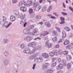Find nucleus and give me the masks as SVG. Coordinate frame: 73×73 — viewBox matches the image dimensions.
Here are the masks:
<instances>
[{
	"label": "nucleus",
	"instance_id": "4468645a",
	"mask_svg": "<svg viewBox=\"0 0 73 73\" xmlns=\"http://www.w3.org/2000/svg\"><path fill=\"white\" fill-rule=\"evenodd\" d=\"M13 13H15V15H17V16H18L19 17V16H20V15H21V14H19V11L17 10H16V11L14 10L13 11Z\"/></svg>",
	"mask_w": 73,
	"mask_h": 73
},
{
	"label": "nucleus",
	"instance_id": "a211bd4d",
	"mask_svg": "<svg viewBox=\"0 0 73 73\" xmlns=\"http://www.w3.org/2000/svg\"><path fill=\"white\" fill-rule=\"evenodd\" d=\"M3 64L5 65H7L9 64V62L7 59H5L3 61Z\"/></svg>",
	"mask_w": 73,
	"mask_h": 73
},
{
	"label": "nucleus",
	"instance_id": "e433bc0d",
	"mask_svg": "<svg viewBox=\"0 0 73 73\" xmlns=\"http://www.w3.org/2000/svg\"><path fill=\"white\" fill-rule=\"evenodd\" d=\"M20 46L21 49H23L25 48V44H22Z\"/></svg>",
	"mask_w": 73,
	"mask_h": 73
},
{
	"label": "nucleus",
	"instance_id": "2eb2a0df",
	"mask_svg": "<svg viewBox=\"0 0 73 73\" xmlns=\"http://www.w3.org/2000/svg\"><path fill=\"white\" fill-rule=\"evenodd\" d=\"M60 20L61 22L59 23L60 24H63L65 23V18H63V17H61Z\"/></svg>",
	"mask_w": 73,
	"mask_h": 73
},
{
	"label": "nucleus",
	"instance_id": "2f4dec72",
	"mask_svg": "<svg viewBox=\"0 0 73 73\" xmlns=\"http://www.w3.org/2000/svg\"><path fill=\"white\" fill-rule=\"evenodd\" d=\"M64 29L66 30L67 32H69L70 31V29L68 27H65L64 28Z\"/></svg>",
	"mask_w": 73,
	"mask_h": 73
},
{
	"label": "nucleus",
	"instance_id": "a18cd8bd",
	"mask_svg": "<svg viewBox=\"0 0 73 73\" xmlns=\"http://www.w3.org/2000/svg\"><path fill=\"white\" fill-rule=\"evenodd\" d=\"M41 38L39 37H37L36 38H34V40H41Z\"/></svg>",
	"mask_w": 73,
	"mask_h": 73
},
{
	"label": "nucleus",
	"instance_id": "f257e3e1",
	"mask_svg": "<svg viewBox=\"0 0 73 73\" xmlns=\"http://www.w3.org/2000/svg\"><path fill=\"white\" fill-rule=\"evenodd\" d=\"M25 15H23V14H21L19 16V18H20L22 20L21 21L20 24L23 25L26 21V18H25Z\"/></svg>",
	"mask_w": 73,
	"mask_h": 73
},
{
	"label": "nucleus",
	"instance_id": "39448f33",
	"mask_svg": "<svg viewBox=\"0 0 73 73\" xmlns=\"http://www.w3.org/2000/svg\"><path fill=\"white\" fill-rule=\"evenodd\" d=\"M36 45V42H33L29 44L28 45V46H29V47L35 48Z\"/></svg>",
	"mask_w": 73,
	"mask_h": 73
},
{
	"label": "nucleus",
	"instance_id": "f8f14e48",
	"mask_svg": "<svg viewBox=\"0 0 73 73\" xmlns=\"http://www.w3.org/2000/svg\"><path fill=\"white\" fill-rule=\"evenodd\" d=\"M42 56L45 58H48L49 57V54H48L46 53H44L42 54Z\"/></svg>",
	"mask_w": 73,
	"mask_h": 73
},
{
	"label": "nucleus",
	"instance_id": "338daca9",
	"mask_svg": "<svg viewBox=\"0 0 73 73\" xmlns=\"http://www.w3.org/2000/svg\"><path fill=\"white\" fill-rule=\"evenodd\" d=\"M27 24V23L26 22L25 23H24L23 25L24 27H25L26 24Z\"/></svg>",
	"mask_w": 73,
	"mask_h": 73
},
{
	"label": "nucleus",
	"instance_id": "aec40b11",
	"mask_svg": "<svg viewBox=\"0 0 73 73\" xmlns=\"http://www.w3.org/2000/svg\"><path fill=\"white\" fill-rule=\"evenodd\" d=\"M15 20H16V18L15 17L13 16H11L10 17V20L12 22H13V21H15Z\"/></svg>",
	"mask_w": 73,
	"mask_h": 73
},
{
	"label": "nucleus",
	"instance_id": "0eeeda50",
	"mask_svg": "<svg viewBox=\"0 0 73 73\" xmlns=\"http://www.w3.org/2000/svg\"><path fill=\"white\" fill-rule=\"evenodd\" d=\"M32 34L33 35H36V36H38L39 35V32L38 31L37 29H35L34 31L32 33Z\"/></svg>",
	"mask_w": 73,
	"mask_h": 73
},
{
	"label": "nucleus",
	"instance_id": "6ab92c4d",
	"mask_svg": "<svg viewBox=\"0 0 73 73\" xmlns=\"http://www.w3.org/2000/svg\"><path fill=\"white\" fill-rule=\"evenodd\" d=\"M44 24L45 25V26H46L47 27H50L51 25L50 24V23H49L48 22H46Z\"/></svg>",
	"mask_w": 73,
	"mask_h": 73
},
{
	"label": "nucleus",
	"instance_id": "f03ea898",
	"mask_svg": "<svg viewBox=\"0 0 73 73\" xmlns=\"http://www.w3.org/2000/svg\"><path fill=\"white\" fill-rule=\"evenodd\" d=\"M36 0H31V1H28L26 2L27 4L25 3V7H31L33 5V4L35 3Z\"/></svg>",
	"mask_w": 73,
	"mask_h": 73
},
{
	"label": "nucleus",
	"instance_id": "473e14b6",
	"mask_svg": "<svg viewBox=\"0 0 73 73\" xmlns=\"http://www.w3.org/2000/svg\"><path fill=\"white\" fill-rule=\"evenodd\" d=\"M4 54L5 56L7 57L9 55V52L8 51H5L4 52Z\"/></svg>",
	"mask_w": 73,
	"mask_h": 73
},
{
	"label": "nucleus",
	"instance_id": "58836bf2",
	"mask_svg": "<svg viewBox=\"0 0 73 73\" xmlns=\"http://www.w3.org/2000/svg\"><path fill=\"white\" fill-rule=\"evenodd\" d=\"M48 34V32L47 31H44V33L42 35L43 36H46V35H47Z\"/></svg>",
	"mask_w": 73,
	"mask_h": 73
},
{
	"label": "nucleus",
	"instance_id": "c9c22d12",
	"mask_svg": "<svg viewBox=\"0 0 73 73\" xmlns=\"http://www.w3.org/2000/svg\"><path fill=\"white\" fill-rule=\"evenodd\" d=\"M54 55H55V56H58V54H59V52L57 50H56V52H54Z\"/></svg>",
	"mask_w": 73,
	"mask_h": 73
},
{
	"label": "nucleus",
	"instance_id": "603ef678",
	"mask_svg": "<svg viewBox=\"0 0 73 73\" xmlns=\"http://www.w3.org/2000/svg\"><path fill=\"white\" fill-rule=\"evenodd\" d=\"M25 29H26L27 31H28V32H29V31H30V30H31L30 28H26Z\"/></svg>",
	"mask_w": 73,
	"mask_h": 73
},
{
	"label": "nucleus",
	"instance_id": "7ed1b4c3",
	"mask_svg": "<svg viewBox=\"0 0 73 73\" xmlns=\"http://www.w3.org/2000/svg\"><path fill=\"white\" fill-rule=\"evenodd\" d=\"M12 24V23L10 22L8 24V22L7 21H5L2 24V26L4 27H6V28H8Z\"/></svg>",
	"mask_w": 73,
	"mask_h": 73
},
{
	"label": "nucleus",
	"instance_id": "9b49d317",
	"mask_svg": "<svg viewBox=\"0 0 73 73\" xmlns=\"http://www.w3.org/2000/svg\"><path fill=\"white\" fill-rule=\"evenodd\" d=\"M49 64L48 63H46L45 64H43L42 66V69L44 70H45V68L47 67L48 66Z\"/></svg>",
	"mask_w": 73,
	"mask_h": 73
},
{
	"label": "nucleus",
	"instance_id": "72a5a7b5",
	"mask_svg": "<svg viewBox=\"0 0 73 73\" xmlns=\"http://www.w3.org/2000/svg\"><path fill=\"white\" fill-rule=\"evenodd\" d=\"M72 66V64L70 63H69L67 65V68L68 69H70Z\"/></svg>",
	"mask_w": 73,
	"mask_h": 73
},
{
	"label": "nucleus",
	"instance_id": "ddd939ff",
	"mask_svg": "<svg viewBox=\"0 0 73 73\" xmlns=\"http://www.w3.org/2000/svg\"><path fill=\"white\" fill-rule=\"evenodd\" d=\"M25 4H27L26 3V2H25L24 3V1H21L19 3L18 6V7H21V6H23L24 5L25 6Z\"/></svg>",
	"mask_w": 73,
	"mask_h": 73
},
{
	"label": "nucleus",
	"instance_id": "c756f323",
	"mask_svg": "<svg viewBox=\"0 0 73 73\" xmlns=\"http://www.w3.org/2000/svg\"><path fill=\"white\" fill-rule=\"evenodd\" d=\"M35 8H36L35 10H36V11H39V10L41 9V7L40 5H39L38 7H37Z\"/></svg>",
	"mask_w": 73,
	"mask_h": 73
},
{
	"label": "nucleus",
	"instance_id": "f704fd0d",
	"mask_svg": "<svg viewBox=\"0 0 73 73\" xmlns=\"http://www.w3.org/2000/svg\"><path fill=\"white\" fill-rule=\"evenodd\" d=\"M50 56L51 57H53L54 56V53L53 52H51L49 53Z\"/></svg>",
	"mask_w": 73,
	"mask_h": 73
},
{
	"label": "nucleus",
	"instance_id": "4be33fe9",
	"mask_svg": "<svg viewBox=\"0 0 73 73\" xmlns=\"http://www.w3.org/2000/svg\"><path fill=\"white\" fill-rule=\"evenodd\" d=\"M62 38H65L66 37V33L64 31H63L62 32Z\"/></svg>",
	"mask_w": 73,
	"mask_h": 73
},
{
	"label": "nucleus",
	"instance_id": "423d86ee",
	"mask_svg": "<svg viewBox=\"0 0 73 73\" xmlns=\"http://www.w3.org/2000/svg\"><path fill=\"white\" fill-rule=\"evenodd\" d=\"M43 61V59L42 58H37L34 60V61L36 62H41Z\"/></svg>",
	"mask_w": 73,
	"mask_h": 73
},
{
	"label": "nucleus",
	"instance_id": "dca6fc26",
	"mask_svg": "<svg viewBox=\"0 0 73 73\" xmlns=\"http://www.w3.org/2000/svg\"><path fill=\"white\" fill-rule=\"evenodd\" d=\"M20 10L22 11L23 12H27V8L25 7H21L20 8Z\"/></svg>",
	"mask_w": 73,
	"mask_h": 73
},
{
	"label": "nucleus",
	"instance_id": "393cba45",
	"mask_svg": "<svg viewBox=\"0 0 73 73\" xmlns=\"http://www.w3.org/2000/svg\"><path fill=\"white\" fill-rule=\"evenodd\" d=\"M9 41V39H3V42L4 44H7Z\"/></svg>",
	"mask_w": 73,
	"mask_h": 73
},
{
	"label": "nucleus",
	"instance_id": "ea45409f",
	"mask_svg": "<svg viewBox=\"0 0 73 73\" xmlns=\"http://www.w3.org/2000/svg\"><path fill=\"white\" fill-rule=\"evenodd\" d=\"M29 12L30 14H32L33 13V9H29Z\"/></svg>",
	"mask_w": 73,
	"mask_h": 73
},
{
	"label": "nucleus",
	"instance_id": "49530a36",
	"mask_svg": "<svg viewBox=\"0 0 73 73\" xmlns=\"http://www.w3.org/2000/svg\"><path fill=\"white\" fill-rule=\"evenodd\" d=\"M61 13L63 15H64V16H67L68 15V14L62 12Z\"/></svg>",
	"mask_w": 73,
	"mask_h": 73
},
{
	"label": "nucleus",
	"instance_id": "412c9836",
	"mask_svg": "<svg viewBox=\"0 0 73 73\" xmlns=\"http://www.w3.org/2000/svg\"><path fill=\"white\" fill-rule=\"evenodd\" d=\"M36 57V55L35 54L32 55L31 56L29 57V60H32V59H34V58H35Z\"/></svg>",
	"mask_w": 73,
	"mask_h": 73
},
{
	"label": "nucleus",
	"instance_id": "1a4fd4ad",
	"mask_svg": "<svg viewBox=\"0 0 73 73\" xmlns=\"http://www.w3.org/2000/svg\"><path fill=\"white\" fill-rule=\"evenodd\" d=\"M23 40L24 41H27L28 42L32 40V37L31 36H27Z\"/></svg>",
	"mask_w": 73,
	"mask_h": 73
},
{
	"label": "nucleus",
	"instance_id": "9d476101",
	"mask_svg": "<svg viewBox=\"0 0 73 73\" xmlns=\"http://www.w3.org/2000/svg\"><path fill=\"white\" fill-rule=\"evenodd\" d=\"M64 67V64H60L59 65L57 66L56 69L57 70H60L63 68Z\"/></svg>",
	"mask_w": 73,
	"mask_h": 73
},
{
	"label": "nucleus",
	"instance_id": "bb28decb",
	"mask_svg": "<svg viewBox=\"0 0 73 73\" xmlns=\"http://www.w3.org/2000/svg\"><path fill=\"white\" fill-rule=\"evenodd\" d=\"M69 40H66L64 42V44L65 45H66L69 44Z\"/></svg>",
	"mask_w": 73,
	"mask_h": 73
},
{
	"label": "nucleus",
	"instance_id": "864d4df0",
	"mask_svg": "<svg viewBox=\"0 0 73 73\" xmlns=\"http://www.w3.org/2000/svg\"><path fill=\"white\" fill-rule=\"evenodd\" d=\"M53 14H54V15H55V16H57V17H58V14H57V13H54Z\"/></svg>",
	"mask_w": 73,
	"mask_h": 73
},
{
	"label": "nucleus",
	"instance_id": "8fccbe9b",
	"mask_svg": "<svg viewBox=\"0 0 73 73\" xmlns=\"http://www.w3.org/2000/svg\"><path fill=\"white\" fill-rule=\"evenodd\" d=\"M36 19H41V17L40 16H37L36 17Z\"/></svg>",
	"mask_w": 73,
	"mask_h": 73
},
{
	"label": "nucleus",
	"instance_id": "7c9ffc66",
	"mask_svg": "<svg viewBox=\"0 0 73 73\" xmlns=\"http://www.w3.org/2000/svg\"><path fill=\"white\" fill-rule=\"evenodd\" d=\"M57 37H55L52 38V40L54 42H56L57 41Z\"/></svg>",
	"mask_w": 73,
	"mask_h": 73
},
{
	"label": "nucleus",
	"instance_id": "6e6552de",
	"mask_svg": "<svg viewBox=\"0 0 73 73\" xmlns=\"http://www.w3.org/2000/svg\"><path fill=\"white\" fill-rule=\"evenodd\" d=\"M23 52L24 53H26L27 54L30 53V48H25Z\"/></svg>",
	"mask_w": 73,
	"mask_h": 73
},
{
	"label": "nucleus",
	"instance_id": "f3484780",
	"mask_svg": "<svg viewBox=\"0 0 73 73\" xmlns=\"http://www.w3.org/2000/svg\"><path fill=\"white\" fill-rule=\"evenodd\" d=\"M46 46L47 48H50L52 46V45L51 44L49 43L48 41H47L46 42Z\"/></svg>",
	"mask_w": 73,
	"mask_h": 73
},
{
	"label": "nucleus",
	"instance_id": "cd10ccee",
	"mask_svg": "<svg viewBox=\"0 0 73 73\" xmlns=\"http://www.w3.org/2000/svg\"><path fill=\"white\" fill-rule=\"evenodd\" d=\"M52 33L54 34V36L55 35V36H58L57 33L55 30H53L52 31Z\"/></svg>",
	"mask_w": 73,
	"mask_h": 73
},
{
	"label": "nucleus",
	"instance_id": "de8ad7c7",
	"mask_svg": "<svg viewBox=\"0 0 73 73\" xmlns=\"http://www.w3.org/2000/svg\"><path fill=\"white\" fill-rule=\"evenodd\" d=\"M46 10V9L45 7H43L42 9V12H44Z\"/></svg>",
	"mask_w": 73,
	"mask_h": 73
},
{
	"label": "nucleus",
	"instance_id": "09e8293b",
	"mask_svg": "<svg viewBox=\"0 0 73 73\" xmlns=\"http://www.w3.org/2000/svg\"><path fill=\"white\" fill-rule=\"evenodd\" d=\"M56 29H57L58 31L59 32H61V31L60 30V28H58V27H56Z\"/></svg>",
	"mask_w": 73,
	"mask_h": 73
},
{
	"label": "nucleus",
	"instance_id": "052dcab7",
	"mask_svg": "<svg viewBox=\"0 0 73 73\" xmlns=\"http://www.w3.org/2000/svg\"><path fill=\"white\" fill-rule=\"evenodd\" d=\"M59 46H59V45L58 44V45H56V46H55V48H59Z\"/></svg>",
	"mask_w": 73,
	"mask_h": 73
},
{
	"label": "nucleus",
	"instance_id": "a878e982",
	"mask_svg": "<svg viewBox=\"0 0 73 73\" xmlns=\"http://www.w3.org/2000/svg\"><path fill=\"white\" fill-rule=\"evenodd\" d=\"M35 51H36V50L35 49H33L32 50L30 49V54H33V53H35Z\"/></svg>",
	"mask_w": 73,
	"mask_h": 73
},
{
	"label": "nucleus",
	"instance_id": "5fc2aeb1",
	"mask_svg": "<svg viewBox=\"0 0 73 73\" xmlns=\"http://www.w3.org/2000/svg\"><path fill=\"white\" fill-rule=\"evenodd\" d=\"M69 9H70V11H72V10L73 9V7H70V6L69 7Z\"/></svg>",
	"mask_w": 73,
	"mask_h": 73
},
{
	"label": "nucleus",
	"instance_id": "3c124183",
	"mask_svg": "<svg viewBox=\"0 0 73 73\" xmlns=\"http://www.w3.org/2000/svg\"><path fill=\"white\" fill-rule=\"evenodd\" d=\"M36 64V63H35V64H34L33 65V69L34 70H35V66Z\"/></svg>",
	"mask_w": 73,
	"mask_h": 73
},
{
	"label": "nucleus",
	"instance_id": "4d7b16f0",
	"mask_svg": "<svg viewBox=\"0 0 73 73\" xmlns=\"http://www.w3.org/2000/svg\"><path fill=\"white\" fill-rule=\"evenodd\" d=\"M30 14H31V16L32 17H34L35 16V13H33V14L31 13Z\"/></svg>",
	"mask_w": 73,
	"mask_h": 73
},
{
	"label": "nucleus",
	"instance_id": "c85d7f7f",
	"mask_svg": "<svg viewBox=\"0 0 73 73\" xmlns=\"http://www.w3.org/2000/svg\"><path fill=\"white\" fill-rule=\"evenodd\" d=\"M67 59L68 61H69L70 60H72V57L70 55H68L66 56Z\"/></svg>",
	"mask_w": 73,
	"mask_h": 73
},
{
	"label": "nucleus",
	"instance_id": "a19ab883",
	"mask_svg": "<svg viewBox=\"0 0 73 73\" xmlns=\"http://www.w3.org/2000/svg\"><path fill=\"white\" fill-rule=\"evenodd\" d=\"M51 10H52V6L50 5L47 11L48 12H49Z\"/></svg>",
	"mask_w": 73,
	"mask_h": 73
},
{
	"label": "nucleus",
	"instance_id": "79ce46f5",
	"mask_svg": "<svg viewBox=\"0 0 73 73\" xmlns=\"http://www.w3.org/2000/svg\"><path fill=\"white\" fill-rule=\"evenodd\" d=\"M68 51L66 50L64 52V54L65 55V56H66L67 55H68Z\"/></svg>",
	"mask_w": 73,
	"mask_h": 73
},
{
	"label": "nucleus",
	"instance_id": "37998d69",
	"mask_svg": "<svg viewBox=\"0 0 73 73\" xmlns=\"http://www.w3.org/2000/svg\"><path fill=\"white\" fill-rule=\"evenodd\" d=\"M53 71L51 70H48L46 73H53Z\"/></svg>",
	"mask_w": 73,
	"mask_h": 73
},
{
	"label": "nucleus",
	"instance_id": "69168bd1",
	"mask_svg": "<svg viewBox=\"0 0 73 73\" xmlns=\"http://www.w3.org/2000/svg\"><path fill=\"white\" fill-rule=\"evenodd\" d=\"M63 40H62V39H60L59 40V41L58 42V43H60V42H62Z\"/></svg>",
	"mask_w": 73,
	"mask_h": 73
},
{
	"label": "nucleus",
	"instance_id": "b1692460",
	"mask_svg": "<svg viewBox=\"0 0 73 73\" xmlns=\"http://www.w3.org/2000/svg\"><path fill=\"white\" fill-rule=\"evenodd\" d=\"M39 3L38 2H36L34 3L33 4V5L34 7L35 8H36V7H37L39 5H38Z\"/></svg>",
	"mask_w": 73,
	"mask_h": 73
},
{
	"label": "nucleus",
	"instance_id": "4c0bfd02",
	"mask_svg": "<svg viewBox=\"0 0 73 73\" xmlns=\"http://www.w3.org/2000/svg\"><path fill=\"white\" fill-rule=\"evenodd\" d=\"M23 32L25 34H28L29 33V32L26 29L24 30Z\"/></svg>",
	"mask_w": 73,
	"mask_h": 73
},
{
	"label": "nucleus",
	"instance_id": "c03bdc74",
	"mask_svg": "<svg viewBox=\"0 0 73 73\" xmlns=\"http://www.w3.org/2000/svg\"><path fill=\"white\" fill-rule=\"evenodd\" d=\"M3 20L2 21V22H3V21H4L5 20H7V17H5L3 16Z\"/></svg>",
	"mask_w": 73,
	"mask_h": 73
},
{
	"label": "nucleus",
	"instance_id": "5701e85b",
	"mask_svg": "<svg viewBox=\"0 0 73 73\" xmlns=\"http://www.w3.org/2000/svg\"><path fill=\"white\" fill-rule=\"evenodd\" d=\"M66 49H73V46H72V45L70 44L66 47Z\"/></svg>",
	"mask_w": 73,
	"mask_h": 73
},
{
	"label": "nucleus",
	"instance_id": "e2e57ef3",
	"mask_svg": "<svg viewBox=\"0 0 73 73\" xmlns=\"http://www.w3.org/2000/svg\"><path fill=\"white\" fill-rule=\"evenodd\" d=\"M44 40H48V36H46L44 37Z\"/></svg>",
	"mask_w": 73,
	"mask_h": 73
},
{
	"label": "nucleus",
	"instance_id": "bf43d9fd",
	"mask_svg": "<svg viewBox=\"0 0 73 73\" xmlns=\"http://www.w3.org/2000/svg\"><path fill=\"white\" fill-rule=\"evenodd\" d=\"M58 61L59 62H60L61 61V59L60 58H58Z\"/></svg>",
	"mask_w": 73,
	"mask_h": 73
},
{
	"label": "nucleus",
	"instance_id": "680f3d73",
	"mask_svg": "<svg viewBox=\"0 0 73 73\" xmlns=\"http://www.w3.org/2000/svg\"><path fill=\"white\" fill-rule=\"evenodd\" d=\"M51 19H56V18L53 16H51Z\"/></svg>",
	"mask_w": 73,
	"mask_h": 73
},
{
	"label": "nucleus",
	"instance_id": "20e7f679",
	"mask_svg": "<svg viewBox=\"0 0 73 73\" xmlns=\"http://www.w3.org/2000/svg\"><path fill=\"white\" fill-rule=\"evenodd\" d=\"M57 61V59H56L55 58H54L52 59L51 64L52 67H54V66H56Z\"/></svg>",
	"mask_w": 73,
	"mask_h": 73
},
{
	"label": "nucleus",
	"instance_id": "13d9d810",
	"mask_svg": "<svg viewBox=\"0 0 73 73\" xmlns=\"http://www.w3.org/2000/svg\"><path fill=\"white\" fill-rule=\"evenodd\" d=\"M30 27H31V29H33L34 28V25H31Z\"/></svg>",
	"mask_w": 73,
	"mask_h": 73
},
{
	"label": "nucleus",
	"instance_id": "0e129e2a",
	"mask_svg": "<svg viewBox=\"0 0 73 73\" xmlns=\"http://www.w3.org/2000/svg\"><path fill=\"white\" fill-rule=\"evenodd\" d=\"M57 73H62V71L60 70L57 72Z\"/></svg>",
	"mask_w": 73,
	"mask_h": 73
},
{
	"label": "nucleus",
	"instance_id": "6e6d98bb",
	"mask_svg": "<svg viewBox=\"0 0 73 73\" xmlns=\"http://www.w3.org/2000/svg\"><path fill=\"white\" fill-rule=\"evenodd\" d=\"M13 3H16L17 2V0H12Z\"/></svg>",
	"mask_w": 73,
	"mask_h": 73
},
{
	"label": "nucleus",
	"instance_id": "774afa93",
	"mask_svg": "<svg viewBox=\"0 0 73 73\" xmlns=\"http://www.w3.org/2000/svg\"><path fill=\"white\" fill-rule=\"evenodd\" d=\"M39 24H40L41 25H42L43 24V22H39Z\"/></svg>",
	"mask_w": 73,
	"mask_h": 73
}]
</instances>
